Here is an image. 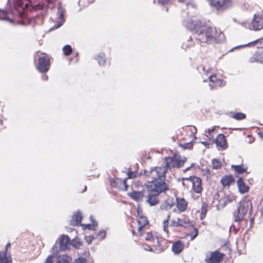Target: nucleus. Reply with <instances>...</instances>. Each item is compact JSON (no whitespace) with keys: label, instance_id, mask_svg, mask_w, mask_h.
Here are the masks:
<instances>
[{"label":"nucleus","instance_id":"obj_39","mask_svg":"<svg viewBox=\"0 0 263 263\" xmlns=\"http://www.w3.org/2000/svg\"><path fill=\"white\" fill-rule=\"evenodd\" d=\"M56 263H69V257L66 255L60 256Z\"/></svg>","mask_w":263,"mask_h":263},{"label":"nucleus","instance_id":"obj_5","mask_svg":"<svg viewBox=\"0 0 263 263\" xmlns=\"http://www.w3.org/2000/svg\"><path fill=\"white\" fill-rule=\"evenodd\" d=\"M182 185L187 189H191L190 192L201 195L203 191L202 179L196 176L182 179Z\"/></svg>","mask_w":263,"mask_h":263},{"label":"nucleus","instance_id":"obj_35","mask_svg":"<svg viewBox=\"0 0 263 263\" xmlns=\"http://www.w3.org/2000/svg\"><path fill=\"white\" fill-rule=\"evenodd\" d=\"M208 205L205 202H203L201 207V218L205 217L208 210Z\"/></svg>","mask_w":263,"mask_h":263},{"label":"nucleus","instance_id":"obj_30","mask_svg":"<svg viewBox=\"0 0 263 263\" xmlns=\"http://www.w3.org/2000/svg\"><path fill=\"white\" fill-rule=\"evenodd\" d=\"M91 223L86 224H81L82 226L83 229L84 230L88 229V230H95L96 227L98 226V223L92 219V217L90 216Z\"/></svg>","mask_w":263,"mask_h":263},{"label":"nucleus","instance_id":"obj_46","mask_svg":"<svg viewBox=\"0 0 263 263\" xmlns=\"http://www.w3.org/2000/svg\"><path fill=\"white\" fill-rule=\"evenodd\" d=\"M53 257L51 255L48 256L44 263H53L52 260Z\"/></svg>","mask_w":263,"mask_h":263},{"label":"nucleus","instance_id":"obj_60","mask_svg":"<svg viewBox=\"0 0 263 263\" xmlns=\"http://www.w3.org/2000/svg\"><path fill=\"white\" fill-rule=\"evenodd\" d=\"M45 79H46V80H47L48 79V77L47 76H46V77H45Z\"/></svg>","mask_w":263,"mask_h":263},{"label":"nucleus","instance_id":"obj_19","mask_svg":"<svg viewBox=\"0 0 263 263\" xmlns=\"http://www.w3.org/2000/svg\"><path fill=\"white\" fill-rule=\"evenodd\" d=\"M237 185L239 193L241 194L247 193L249 192L250 187L246 185L241 177L237 180Z\"/></svg>","mask_w":263,"mask_h":263},{"label":"nucleus","instance_id":"obj_47","mask_svg":"<svg viewBox=\"0 0 263 263\" xmlns=\"http://www.w3.org/2000/svg\"><path fill=\"white\" fill-rule=\"evenodd\" d=\"M169 0H159L158 3L162 5H166L169 3Z\"/></svg>","mask_w":263,"mask_h":263},{"label":"nucleus","instance_id":"obj_41","mask_svg":"<svg viewBox=\"0 0 263 263\" xmlns=\"http://www.w3.org/2000/svg\"><path fill=\"white\" fill-rule=\"evenodd\" d=\"M72 246L76 249H79L80 247L82 245V243L80 241L73 239L71 242Z\"/></svg>","mask_w":263,"mask_h":263},{"label":"nucleus","instance_id":"obj_43","mask_svg":"<svg viewBox=\"0 0 263 263\" xmlns=\"http://www.w3.org/2000/svg\"><path fill=\"white\" fill-rule=\"evenodd\" d=\"M87 260L86 258L83 257H79L74 261V263H87Z\"/></svg>","mask_w":263,"mask_h":263},{"label":"nucleus","instance_id":"obj_48","mask_svg":"<svg viewBox=\"0 0 263 263\" xmlns=\"http://www.w3.org/2000/svg\"><path fill=\"white\" fill-rule=\"evenodd\" d=\"M257 42H256V40H255V41H253V42H251L249 43L247 45V46H250H250H255V45H257Z\"/></svg>","mask_w":263,"mask_h":263},{"label":"nucleus","instance_id":"obj_58","mask_svg":"<svg viewBox=\"0 0 263 263\" xmlns=\"http://www.w3.org/2000/svg\"><path fill=\"white\" fill-rule=\"evenodd\" d=\"M190 170V167H189L186 168L185 169V171H188V170Z\"/></svg>","mask_w":263,"mask_h":263},{"label":"nucleus","instance_id":"obj_22","mask_svg":"<svg viewBox=\"0 0 263 263\" xmlns=\"http://www.w3.org/2000/svg\"><path fill=\"white\" fill-rule=\"evenodd\" d=\"M166 243L165 240L158 237L153 246L157 248L160 251H163L167 248Z\"/></svg>","mask_w":263,"mask_h":263},{"label":"nucleus","instance_id":"obj_44","mask_svg":"<svg viewBox=\"0 0 263 263\" xmlns=\"http://www.w3.org/2000/svg\"><path fill=\"white\" fill-rule=\"evenodd\" d=\"M97 236L98 237H99V238L100 239H103L104 238H105V236H106V232L104 230H102V231H100L98 234H97Z\"/></svg>","mask_w":263,"mask_h":263},{"label":"nucleus","instance_id":"obj_56","mask_svg":"<svg viewBox=\"0 0 263 263\" xmlns=\"http://www.w3.org/2000/svg\"><path fill=\"white\" fill-rule=\"evenodd\" d=\"M202 143H203L204 145H206V144H208L207 142H202Z\"/></svg>","mask_w":263,"mask_h":263},{"label":"nucleus","instance_id":"obj_50","mask_svg":"<svg viewBox=\"0 0 263 263\" xmlns=\"http://www.w3.org/2000/svg\"><path fill=\"white\" fill-rule=\"evenodd\" d=\"M256 42H257V44H263V37L258 39L256 40Z\"/></svg>","mask_w":263,"mask_h":263},{"label":"nucleus","instance_id":"obj_55","mask_svg":"<svg viewBox=\"0 0 263 263\" xmlns=\"http://www.w3.org/2000/svg\"><path fill=\"white\" fill-rule=\"evenodd\" d=\"M86 189H87V187H86V186H85L83 191L84 192V191H86Z\"/></svg>","mask_w":263,"mask_h":263},{"label":"nucleus","instance_id":"obj_16","mask_svg":"<svg viewBox=\"0 0 263 263\" xmlns=\"http://www.w3.org/2000/svg\"><path fill=\"white\" fill-rule=\"evenodd\" d=\"M176 206L180 213L184 212L187 209L188 202L184 198L176 197Z\"/></svg>","mask_w":263,"mask_h":263},{"label":"nucleus","instance_id":"obj_37","mask_svg":"<svg viewBox=\"0 0 263 263\" xmlns=\"http://www.w3.org/2000/svg\"><path fill=\"white\" fill-rule=\"evenodd\" d=\"M212 167L213 169L217 170L221 167V162L220 160L217 159H214L212 160Z\"/></svg>","mask_w":263,"mask_h":263},{"label":"nucleus","instance_id":"obj_8","mask_svg":"<svg viewBox=\"0 0 263 263\" xmlns=\"http://www.w3.org/2000/svg\"><path fill=\"white\" fill-rule=\"evenodd\" d=\"M50 67V60L49 57L44 52L39 54L36 69L41 73L47 72Z\"/></svg>","mask_w":263,"mask_h":263},{"label":"nucleus","instance_id":"obj_42","mask_svg":"<svg viewBox=\"0 0 263 263\" xmlns=\"http://www.w3.org/2000/svg\"><path fill=\"white\" fill-rule=\"evenodd\" d=\"M198 231L197 228H194V232L191 234H188L190 236L191 240H193L198 235Z\"/></svg>","mask_w":263,"mask_h":263},{"label":"nucleus","instance_id":"obj_28","mask_svg":"<svg viewBox=\"0 0 263 263\" xmlns=\"http://www.w3.org/2000/svg\"><path fill=\"white\" fill-rule=\"evenodd\" d=\"M95 59L98 61L100 66H105L107 63V59L105 58L104 53H99L96 57Z\"/></svg>","mask_w":263,"mask_h":263},{"label":"nucleus","instance_id":"obj_27","mask_svg":"<svg viewBox=\"0 0 263 263\" xmlns=\"http://www.w3.org/2000/svg\"><path fill=\"white\" fill-rule=\"evenodd\" d=\"M0 263H12L11 255L6 252H1Z\"/></svg>","mask_w":263,"mask_h":263},{"label":"nucleus","instance_id":"obj_31","mask_svg":"<svg viewBox=\"0 0 263 263\" xmlns=\"http://www.w3.org/2000/svg\"><path fill=\"white\" fill-rule=\"evenodd\" d=\"M157 238L158 237L154 235L152 232H147L145 237V239L149 241L152 246Z\"/></svg>","mask_w":263,"mask_h":263},{"label":"nucleus","instance_id":"obj_36","mask_svg":"<svg viewBox=\"0 0 263 263\" xmlns=\"http://www.w3.org/2000/svg\"><path fill=\"white\" fill-rule=\"evenodd\" d=\"M63 51L65 56H68L72 52V48L70 45H66L63 47Z\"/></svg>","mask_w":263,"mask_h":263},{"label":"nucleus","instance_id":"obj_49","mask_svg":"<svg viewBox=\"0 0 263 263\" xmlns=\"http://www.w3.org/2000/svg\"><path fill=\"white\" fill-rule=\"evenodd\" d=\"M144 249L148 251H153V249L148 245L145 246V247H144Z\"/></svg>","mask_w":263,"mask_h":263},{"label":"nucleus","instance_id":"obj_24","mask_svg":"<svg viewBox=\"0 0 263 263\" xmlns=\"http://www.w3.org/2000/svg\"><path fill=\"white\" fill-rule=\"evenodd\" d=\"M184 246V243L181 240H178L173 244L172 251L176 254H179L183 250Z\"/></svg>","mask_w":263,"mask_h":263},{"label":"nucleus","instance_id":"obj_53","mask_svg":"<svg viewBox=\"0 0 263 263\" xmlns=\"http://www.w3.org/2000/svg\"><path fill=\"white\" fill-rule=\"evenodd\" d=\"M75 58H76V60H75L76 62H78L79 61V53L78 52L75 53Z\"/></svg>","mask_w":263,"mask_h":263},{"label":"nucleus","instance_id":"obj_32","mask_svg":"<svg viewBox=\"0 0 263 263\" xmlns=\"http://www.w3.org/2000/svg\"><path fill=\"white\" fill-rule=\"evenodd\" d=\"M230 116L237 120H240L246 118V116L245 114L239 112H231Z\"/></svg>","mask_w":263,"mask_h":263},{"label":"nucleus","instance_id":"obj_1","mask_svg":"<svg viewBox=\"0 0 263 263\" xmlns=\"http://www.w3.org/2000/svg\"><path fill=\"white\" fill-rule=\"evenodd\" d=\"M188 27L194 31L191 41L197 43L218 44L225 39L224 33L219 29L211 26H203L200 21H194L188 25Z\"/></svg>","mask_w":263,"mask_h":263},{"label":"nucleus","instance_id":"obj_9","mask_svg":"<svg viewBox=\"0 0 263 263\" xmlns=\"http://www.w3.org/2000/svg\"><path fill=\"white\" fill-rule=\"evenodd\" d=\"M210 5L218 11L222 12L231 6V0H207Z\"/></svg>","mask_w":263,"mask_h":263},{"label":"nucleus","instance_id":"obj_11","mask_svg":"<svg viewBox=\"0 0 263 263\" xmlns=\"http://www.w3.org/2000/svg\"><path fill=\"white\" fill-rule=\"evenodd\" d=\"M192 225V222L188 217L178 218L177 220H172L170 226L172 227H187Z\"/></svg>","mask_w":263,"mask_h":263},{"label":"nucleus","instance_id":"obj_59","mask_svg":"<svg viewBox=\"0 0 263 263\" xmlns=\"http://www.w3.org/2000/svg\"><path fill=\"white\" fill-rule=\"evenodd\" d=\"M45 79H46V80H47L48 79V77L47 76H46V77H45Z\"/></svg>","mask_w":263,"mask_h":263},{"label":"nucleus","instance_id":"obj_38","mask_svg":"<svg viewBox=\"0 0 263 263\" xmlns=\"http://www.w3.org/2000/svg\"><path fill=\"white\" fill-rule=\"evenodd\" d=\"M116 183H122L123 187L121 189L123 191H127L128 186L127 185L126 179H120L117 178L115 180Z\"/></svg>","mask_w":263,"mask_h":263},{"label":"nucleus","instance_id":"obj_6","mask_svg":"<svg viewBox=\"0 0 263 263\" xmlns=\"http://www.w3.org/2000/svg\"><path fill=\"white\" fill-rule=\"evenodd\" d=\"M137 222L138 228H137L136 222L133 221L131 223V228L133 235H136V230L137 229L139 236H142L144 231L149 227V223L147 218L144 216L141 210H137Z\"/></svg>","mask_w":263,"mask_h":263},{"label":"nucleus","instance_id":"obj_15","mask_svg":"<svg viewBox=\"0 0 263 263\" xmlns=\"http://www.w3.org/2000/svg\"><path fill=\"white\" fill-rule=\"evenodd\" d=\"M213 141L217 147L221 148L222 149H226L228 147L226 137L222 134H218Z\"/></svg>","mask_w":263,"mask_h":263},{"label":"nucleus","instance_id":"obj_14","mask_svg":"<svg viewBox=\"0 0 263 263\" xmlns=\"http://www.w3.org/2000/svg\"><path fill=\"white\" fill-rule=\"evenodd\" d=\"M247 212V208L244 205H240L238 208L237 210L234 212L233 216L234 217V221L235 222H239L242 220Z\"/></svg>","mask_w":263,"mask_h":263},{"label":"nucleus","instance_id":"obj_18","mask_svg":"<svg viewBox=\"0 0 263 263\" xmlns=\"http://www.w3.org/2000/svg\"><path fill=\"white\" fill-rule=\"evenodd\" d=\"M59 245L61 250L68 249L70 245V240L67 235H63L59 239Z\"/></svg>","mask_w":263,"mask_h":263},{"label":"nucleus","instance_id":"obj_45","mask_svg":"<svg viewBox=\"0 0 263 263\" xmlns=\"http://www.w3.org/2000/svg\"><path fill=\"white\" fill-rule=\"evenodd\" d=\"M93 239V237L92 236H85V240L88 244H90Z\"/></svg>","mask_w":263,"mask_h":263},{"label":"nucleus","instance_id":"obj_57","mask_svg":"<svg viewBox=\"0 0 263 263\" xmlns=\"http://www.w3.org/2000/svg\"><path fill=\"white\" fill-rule=\"evenodd\" d=\"M185 0H178L179 2H184Z\"/></svg>","mask_w":263,"mask_h":263},{"label":"nucleus","instance_id":"obj_2","mask_svg":"<svg viewBox=\"0 0 263 263\" xmlns=\"http://www.w3.org/2000/svg\"><path fill=\"white\" fill-rule=\"evenodd\" d=\"M166 168L162 167H155L149 170H145L144 176L147 179L148 184L146 185H154L159 184L164 185L165 187H168L165 182Z\"/></svg>","mask_w":263,"mask_h":263},{"label":"nucleus","instance_id":"obj_33","mask_svg":"<svg viewBox=\"0 0 263 263\" xmlns=\"http://www.w3.org/2000/svg\"><path fill=\"white\" fill-rule=\"evenodd\" d=\"M237 196L234 194L231 193L229 195L225 196L223 198V200L225 204L229 203L233 201L236 200Z\"/></svg>","mask_w":263,"mask_h":263},{"label":"nucleus","instance_id":"obj_20","mask_svg":"<svg viewBox=\"0 0 263 263\" xmlns=\"http://www.w3.org/2000/svg\"><path fill=\"white\" fill-rule=\"evenodd\" d=\"M82 219V214L80 212H77L75 213L72 216V218L70 222V224L72 226H78L80 224Z\"/></svg>","mask_w":263,"mask_h":263},{"label":"nucleus","instance_id":"obj_21","mask_svg":"<svg viewBox=\"0 0 263 263\" xmlns=\"http://www.w3.org/2000/svg\"><path fill=\"white\" fill-rule=\"evenodd\" d=\"M129 196L135 201H139L142 200L144 196V191H133L128 194Z\"/></svg>","mask_w":263,"mask_h":263},{"label":"nucleus","instance_id":"obj_52","mask_svg":"<svg viewBox=\"0 0 263 263\" xmlns=\"http://www.w3.org/2000/svg\"><path fill=\"white\" fill-rule=\"evenodd\" d=\"M10 247V243H8L6 246V247H5V250L4 252H6V253H7V250H8V249Z\"/></svg>","mask_w":263,"mask_h":263},{"label":"nucleus","instance_id":"obj_4","mask_svg":"<svg viewBox=\"0 0 263 263\" xmlns=\"http://www.w3.org/2000/svg\"><path fill=\"white\" fill-rule=\"evenodd\" d=\"M146 187L148 192L146 196V202L152 206L158 204L160 202V194L169 190L168 187H165L163 184L146 185Z\"/></svg>","mask_w":263,"mask_h":263},{"label":"nucleus","instance_id":"obj_54","mask_svg":"<svg viewBox=\"0 0 263 263\" xmlns=\"http://www.w3.org/2000/svg\"><path fill=\"white\" fill-rule=\"evenodd\" d=\"M133 177H134L133 173L129 172V174H128V178H132Z\"/></svg>","mask_w":263,"mask_h":263},{"label":"nucleus","instance_id":"obj_26","mask_svg":"<svg viewBox=\"0 0 263 263\" xmlns=\"http://www.w3.org/2000/svg\"><path fill=\"white\" fill-rule=\"evenodd\" d=\"M232 169L238 174H240L247 172L248 167L243 164L240 165H232Z\"/></svg>","mask_w":263,"mask_h":263},{"label":"nucleus","instance_id":"obj_51","mask_svg":"<svg viewBox=\"0 0 263 263\" xmlns=\"http://www.w3.org/2000/svg\"><path fill=\"white\" fill-rule=\"evenodd\" d=\"M257 134L260 138L263 139V130L258 132Z\"/></svg>","mask_w":263,"mask_h":263},{"label":"nucleus","instance_id":"obj_29","mask_svg":"<svg viewBox=\"0 0 263 263\" xmlns=\"http://www.w3.org/2000/svg\"><path fill=\"white\" fill-rule=\"evenodd\" d=\"M216 128V126H213L205 131V136L208 137L210 140L212 139L213 140L215 135L217 133Z\"/></svg>","mask_w":263,"mask_h":263},{"label":"nucleus","instance_id":"obj_25","mask_svg":"<svg viewBox=\"0 0 263 263\" xmlns=\"http://www.w3.org/2000/svg\"><path fill=\"white\" fill-rule=\"evenodd\" d=\"M250 63L259 62L263 63V51L261 52H256L250 59Z\"/></svg>","mask_w":263,"mask_h":263},{"label":"nucleus","instance_id":"obj_3","mask_svg":"<svg viewBox=\"0 0 263 263\" xmlns=\"http://www.w3.org/2000/svg\"><path fill=\"white\" fill-rule=\"evenodd\" d=\"M197 129L195 126H190L183 129L179 135L177 136L178 139L180 142L179 145L183 148H191L193 147L192 141L196 139L195 134Z\"/></svg>","mask_w":263,"mask_h":263},{"label":"nucleus","instance_id":"obj_23","mask_svg":"<svg viewBox=\"0 0 263 263\" xmlns=\"http://www.w3.org/2000/svg\"><path fill=\"white\" fill-rule=\"evenodd\" d=\"M175 203L174 202V198L168 197L164 200V202L161 204L160 208L163 210H167L172 208Z\"/></svg>","mask_w":263,"mask_h":263},{"label":"nucleus","instance_id":"obj_40","mask_svg":"<svg viewBox=\"0 0 263 263\" xmlns=\"http://www.w3.org/2000/svg\"><path fill=\"white\" fill-rule=\"evenodd\" d=\"M0 19L6 20H8V12L7 11L0 9Z\"/></svg>","mask_w":263,"mask_h":263},{"label":"nucleus","instance_id":"obj_17","mask_svg":"<svg viewBox=\"0 0 263 263\" xmlns=\"http://www.w3.org/2000/svg\"><path fill=\"white\" fill-rule=\"evenodd\" d=\"M220 182L224 188L229 189L230 185L235 182V180L232 175H226L222 177Z\"/></svg>","mask_w":263,"mask_h":263},{"label":"nucleus","instance_id":"obj_7","mask_svg":"<svg viewBox=\"0 0 263 263\" xmlns=\"http://www.w3.org/2000/svg\"><path fill=\"white\" fill-rule=\"evenodd\" d=\"M187 158L186 157L181 158L180 156H178L176 154L174 155L173 157H165V165L163 167L166 168V172L167 170L172 168H179L183 166Z\"/></svg>","mask_w":263,"mask_h":263},{"label":"nucleus","instance_id":"obj_12","mask_svg":"<svg viewBox=\"0 0 263 263\" xmlns=\"http://www.w3.org/2000/svg\"><path fill=\"white\" fill-rule=\"evenodd\" d=\"M210 81L209 86L211 89L215 88L218 87L223 86L226 82L217 77L216 74H212L209 77Z\"/></svg>","mask_w":263,"mask_h":263},{"label":"nucleus","instance_id":"obj_34","mask_svg":"<svg viewBox=\"0 0 263 263\" xmlns=\"http://www.w3.org/2000/svg\"><path fill=\"white\" fill-rule=\"evenodd\" d=\"M171 218V213H170L166 217V219L163 221V229L164 231L168 235L169 234L168 224L169 220Z\"/></svg>","mask_w":263,"mask_h":263},{"label":"nucleus","instance_id":"obj_10","mask_svg":"<svg viewBox=\"0 0 263 263\" xmlns=\"http://www.w3.org/2000/svg\"><path fill=\"white\" fill-rule=\"evenodd\" d=\"M225 257V254L218 250L210 252L206 255L204 261L206 263H221Z\"/></svg>","mask_w":263,"mask_h":263},{"label":"nucleus","instance_id":"obj_13","mask_svg":"<svg viewBox=\"0 0 263 263\" xmlns=\"http://www.w3.org/2000/svg\"><path fill=\"white\" fill-rule=\"evenodd\" d=\"M252 29L259 30L263 29V16L259 14H254L251 22Z\"/></svg>","mask_w":263,"mask_h":263}]
</instances>
